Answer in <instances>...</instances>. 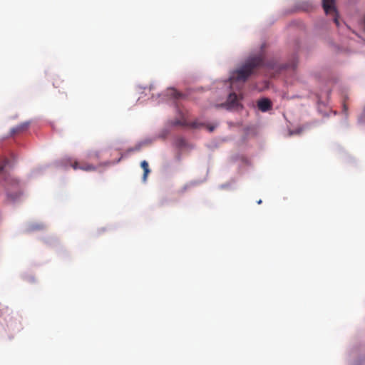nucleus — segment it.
Returning a JSON list of instances; mask_svg holds the SVG:
<instances>
[{"instance_id": "obj_4", "label": "nucleus", "mask_w": 365, "mask_h": 365, "mask_svg": "<svg viewBox=\"0 0 365 365\" xmlns=\"http://www.w3.org/2000/svg\"><path fill=\"white\" fill-rule=\"evenodd\" d=\"M71 166L73 170H81L83 171L89 172V171H95L96 170V167L91 163H89L86 161H77L75 160L73 162H70Z\"/></svg>"}, {"instance_id": "obj_6", "label": "nucleus", "mask_w": 365, "mask_h": 365, "mask_svg": "<svg viewBox=\"0 0 365 365\" xmlns=\"http://www.w3.org/2000/svg\"><path fill=\"white\" fill-rule=\"evenodd\" d=\"M257 106L262 112L268 111L272 108V103L268 98H262L258 101Z\"/></svg>"}, {"instance_id": "obj_10", "label": "nucleus", "mask_w": 365, "mask_h": 365, "mask_svg": "<svg viewBox=\"0 0 365 365\" xmlns=\"http://www.w3.org/2000/svg\"><path fill=\"white\" fill-rule=\"evenodd\" d=\"M168 95L173 97L174 98H178L181 96L176 90L169 89L168 90Z\"/></svg>"}, {"instance_id": "obj_17", "label": "nucleus", "mask_w": 365, "mask_h": 365, "mask_svg": "<svg viewBox=\"0 0 365 365\" xmlns=\"http://www.w3.org/2000/svg\"><path fill=\"white\" fill-rule=\"evenodd\" d=\"M151 97L154 98V94L153 93L151 94Z\"/></svg>"}, {"instance_id": "obj_8", "label": "nucleus", "mask_w": 365, "mask_h": 365, "mask_svg": "<svg viewBox=\"0 0 365 365\" xmlns=\"http://www.w3.org/2000/svg\"><path fill=\"white\" fill-rule=\"evenodd\" d=\"M140 166L143 168L144 173L143 175V180L146 181L148 174L150 173L148 163L146 160H143L140 163Z\"/></svg>"}, {"instance_id": "obj_1", "label": "nucleus", "mask_w": 365, "mask_h": 365, "mask_svg": "<svg viewBox=\"0 0 365 365\" xmlns=\"http://www.w3.org/2000/svg\"><path fill=\"white\" fill-rule=\"evenodd\" d=\"M264 59L262 52L250 56L240 68L233 72L230 77L231 83L234 81L245 82L257 68L263 66Z\"/></svg>"}, {"instance_id": "obj_5", "label": "nucleus", "mask_w": 365, "mask_h": 365, "mask_svg": "<svg viewBox=\"0 0 365 365\" xmlns=\"http://www.w3.org/2000/svg\"><path fill=\"white\" fill-rule=\"evenodd\" d=\"M12 187L14 189V193L8 188L7 195L11 200H15L21 194L19 182L16 180H14Z\"/></svg>"}, {"instance_id": "obj_18", "label": "nucleus", "mask_w": 365, "mask_h": 365, "mask_svg": "<svg viewBox=\"0 0 365 365\" xmlns=\"http://www.w3.org/2000/svg\"><path fill=\"white\" fill-rule=\"evenodd\" d=\"M123 158V156H121V158L120 159H118V162L120 161V159Z\"/></svg>"}, {"instance_id": "obj_7", "label": "nucleus", "mask_w": 365, "mask_h": 365, "mask_svg": "<svg viewBox=\"0 0 365 365\" xmlns=\"http://www.w3.org/2000/svg\"><path fill=\"white\" fill-rule=\"evenodd\" d=\"M28 127H29V123L25 122L20 125H18L15 128H13L11 129V132L13 135L19 133H21V132H24V130H26L28 128Z\"/></svg>"}, {"instance_id": "obj_9", "label": "nucleus", "mask_w": 365, "mask_h": 365, "mask_svg": "<svg viewBox=\"0 0 365 365\" xmlns=\"http://www.w3.org/2000/svg\"><path fill=\"white\" fill-rule=\"evenodd\" d=\"M176 124L182 125H187V126H190V127L193 128H198L204 125V124L200 123L197 121H193V122H192L190 123H181L180 121H177Z\"/></svg>"}, {"instance_id": "obj_2", "label": "nucleus", "mask_w": 365, "mask_h": 365, "mask_svg": "<svg viewBox=\"0 0 365 365\" xmlns=\"http://www.w3.org/2000/svg\"><path fill=\"white\" fill-rule=\"evenodd\" d=\"M322 6L327 14H333L334 21L336 24L339 25L338 14L335 6V0H322Z\"/></svg>"}, {"instance_id": "obj_13", "label": "nucleus", "mask_w": 365, "mask_h": 365, "mask_svg": "<svg viewBox=\"0 0 365 365\" xmlns=\"http://www.w3.org/2000/svg\"><path fill=\"white\" fill-rule=\"evenodd\" d=\"M217 127V124H214V125H206V128L208 129V130L210 132H212L215 128Z\"/></svg>"}, {"instance_id": "obj_3", "label": "nucleus", "mask_w": 365, "mask_h": 365, "mask_svg": "<svg viewBox=\"0 0 365 365\" xmlns=\"http://www.w3.org/2000/svg\"><path fill=\"white\" fill-rule=\"evenodd\" d=\"M222 106L225 107L227 110H239L242 108L238 101L237 96L235 93L229 95L226 103L222 104Z\"/></svg>"}, {"instance_id": "obj_11", "label": "nucleus", "mask_w": 365, "mask_h": 365, "mask_svg": "<svg viewBox=\"0 0 365 365\" xmlns=\"http://www.w3.org/2000/svg\"><path fill=\"white\" fill-rule=\"evenodd\" d=\"M87 158L88 159L95 158L96 160H99L100 153L98 151L91 152L87 155Z\"/></svg>"}, {"instance_id": "obj_15", "label": "nucleus", "mask_w": 365, "mask_h": 365, "mask_svg": "<svg viewBox=\"0 0 365 365\" xmlns=\"http://www.w3.org/2000/svg\"><path fill=\"white\" fill-rule=\"evenodd\" d=\"M154 88H154V86H150V87L148 88V90H149V91H153Z\"/></svg>"}, {"instance_id": "obj_14", "label": "nucleus", "mask_w": 365, "mask_h": 365, "mask_svg": "<svg viewBox=\"0 0 365 365\" xmlns=\"http://www.w3.org/2000/svg\"><path fill=\"white\" fill-rule=\"evenodd\" d=\"M140 150V147L138 146V147H135V148H129L126 150V153H130V152H133V151H137V150Z\"/></svg>"}, {"instance_id": "obj_12", "label": "nucleus", "mask_w": 365, "mask_h": 365, "mask_svg": "<svg viewBox=\"0 0 365 365\" xmlns=\"http://www.w3.org/2000/svg\"><path fill=\"white\" fill-rule=\"evenodd\" d=\"M7 163L8 161L6 160H4L2 163H0V176L3 175L4 168Z\"/></svg>"}, {"instance_id": "obj_16", "label": "nucleus", "mask_w": 365, "mask_h": 365, "mask_svg": "<svg viewBox=\"0 0 365 365\" xmlns=\"http://www.w3.org/2000/svg\"><path fill=\"white\" fill-rule=\"evenodd\" d=\"M261 202H262V200H259L258 201V203H259V204H260Z\"/></svg>"}]
</instances>
